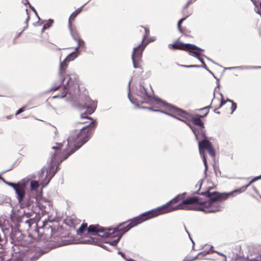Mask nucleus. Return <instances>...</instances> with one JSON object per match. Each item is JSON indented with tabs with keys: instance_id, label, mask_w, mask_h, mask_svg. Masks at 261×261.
<instances>
[{
	"instance_id": "nucleus-17",
	"label": "nucleus",
	"mask_w": 261,
	"mask_h": 261,
	"mask_svg": "<svg viewBox=\"0 0 261 261\" xmlns=\"http://www.w3.org/2000/svg\"><path fill=\"white\" fill-rule=\"evenodd\" d=\"M183 67H185L186 68H193V67H200L198 65H182Z\"/></svg>"
},
{
	"instance_id": "nucleus-11",
	"label": "nucleus",
	"mask_w": 261,
	"mask_h": 261,
	"mask_svg": "<svg viewBox=\"0 0 261 261\" xmlns=\"http://www.w3.org/2000/svg\"><path fill=\"white\" fill-rule=\"evenodd\" d=\"M70 31L71 35L73 39L77 42V46L79 47L83 46L84 45V41L81 40L79 36V35L75 30H73L71 28H69Z\"/></svg>"
},
{
	"instance_id": "nucleus-22",
	"label": "nucleus",
	"mask_w": 261,
	"mask_h": 261,
	"mask_svg": "<svg viewBox=\"0 0 261 261\" xmlns=\"http://www.w3.org/2000/svg\"><path fill=\"white\" fill-rule=\"evenodd\" d=\"M234 68L242 69V68L241 67H234L229 68V69H234Z\"/></svg>"
},
{
	"instance_id": "nucleus-26",
	"label": "nucleus",
	"mask_w": 261,
	"mask_h": 261,
	"mask_svg": "<svg viewBox=\"0 0 261 261\" xmlns=\"http://www.w3.org/2000/svg\"><path fill=\"white\" fill-rule=\"evenodd\" d=\"M252 1V2L253 3L254 5L256 6V3L253 1V0H251Z\"/></svg>"
},
{
	"instance_id": "nucleus-6",
	"label": "nucleus",
	"mask_w": 261,
	"mask_h": 261,
	"mask_svg": "<svg viewBox=\"0 0 261 261\" xmlns=\"http://www.w3.org/2000/svg\"><path fill=\"white\" fill-rule=\"evenodd\" d=\"M180 110L182 112V111L181 110ZM153 111H155V112H161L163 113H165L167 115H171V116H172L174 117H176V118H177V116L180 117V118H178V119L181 121L185 122L190 126V127L192 129V130L193 133L194 134L195 137L197 140H199L200 136L205 138V134L203 132V131L202 130V128L204 127L203 123L200 119V117H195V118H193L192 119L193 123L200 127V128L198 129V128H196L195 127H193L192 125L190 124L189 123H187L186 120L184 119H185L187 120V119L188 118L189 116L184 111H183V112L185 114V115L181 116V115L177 114V113L176 114V113H174L173 111H169V112H166L162 110H153Z\"/></svg>"
},
{
	"instance_id": "nucleus-1",
	"label": "nucleus",
	"mask_w": 261,
	"mask_h": 261,
	"mask_svg": "<svg viewBox=\"0 0 261 261\" xmlns=\"http://www.w3.org/2000/svg\"><path fill=\"white\" fill-rule=\"evenodd\" d=\"M95 126L94 121L90 119V122L88 125L71 130L67 140V147L62 154L59 150L62 146L61 143H58L56 146L52 147L54 154L51 158V167H49L48 169H43L42 171V176L45 175V178L40 179V184L35 180L30 181L29 191L28 193L29 200L27 204L28 205L32 203L31 199L34 198L42 213L46 212L45 209L46 205L50 207L51 204L49 201L42 197V189L49 183L54 175L51 172L52 167L56 164H59L63 160L66 159L69 155L87 142L91 134L92 130L95 128Z\"/></svg>"
},
{
	"instance_id": "nucleus-4",
	"label": "nucleus",
	"mask_w": 261,
	"mask_h": 261,
	"mask_svg": "<svg viewBox=\"0 0 261 261\" xmlns=\"http://www.w3.org/2000/svg\"><path fill=\"white\" fill-rule=\"evenodd\" d=\"M80 47L76 46L74 50L70 53L67 57L60 63V75L62 83L64 86V92L61 95L55 96L53 98L64 97L68 95L73 96L79 93V83L77 76L76 75H68L64 76V71L67 66V63L74 60L79 55L78 49Z\"/></svg>"
},
{
	"instance_id": "nucleus-27",
	"label": "nucleus",
	"mask_w": 261,
	"mask_h": 261,
	"mask_svg": "<svg viewBox=\"0 0 261 261\" xmlns=\"http://www.w3.org/2000/svg\"><path fill=\"white\" fill-rule=\"evenodd\" d=\"M127 261H135V260L133 259H128L127 260Z\"/></svg>"
},
{
	"instance_id": "nucleus-20",
	"label": "nucleus",
	"mask_w": 261,
	"mask_h": 261,
	"mask_svg": "<svg viewBox=\"0 0 261 261\" xmlns=\"http://www.w3.org/2000/svg\"><path fill=\"white\" fill-rule=\"evenodd\" d=\"M198 258V255L195 256L194 257L192 258L191 259H188L187 258H185L183 261H192Z\"/></svg>"
},
{
	"instance_id": "nucleus-30",
	"label": "nucleus",
	"mask_w": 261,
	"mask_h": 261,
	"mask_svg": "<svg viewBox=\"0 0 261 261\" xmlns=\"http://www.w3.org/2000/svg\"><path fill=\"white\" fill-rule=\"evenodd\" d=\"M253 189H254V191H255V192H256V188L254 187V188H253Z\"/></svg>"
},
{
	"instance_id": "nucleus-8",
	"label": "nucleus",
	"mask_w": 261,
	"mask_h": 261,
	"mask_svg": "<svg viewBox=\"0 0 261 261\" xmlns=\"http://www.w3.org/2000/svg\"><path fill=\"white\" fill-rule=\"evenodd\" d=\"M142 30L145 33L143 39L142 40L141 44L134 47L133 54L132 55V59L134 68H137L140 67L139 63L141 61L142 55L143 50L149 42L153 41L155 40L154 37L150 38L149 41L144 43V42L149 35V30L145 28L142 27Z\"/></svg>"
},
{
	"instance_id": "nucleus-28",
	"label": "nucleus",
	"mask_w": 261,
	"mask_h": 261,
	"mask_svg": "<svg viewBox=\"0 0 261 261\" xmlns=\"http://www.w3.org/2000/svg\"><path fill=\"white\" fill-rule=\"evenodd\" d=\"M217 252L218 254H220V255H223V256H225L223 254H222V253H221L218 252Z\"/></svg>"
},
{
	"instance_id": "nucleus-34",
	"label": "nucleus",
	"mask_w": 261,
	"mask_h": 261,
	"mask_svg": "<svg viewBox=\"0 0 261 261\" xmlns=\"http://www.w3.org/2000/svg\"><path fill=\"white\" fill-rule=\"evenodd\" d=\"M211 252H214V251L212 250H211Z\"/></svg>"
},
{
	"instance_id": "nucleus-33",
	"label": "nucleus",
	"mask_w": 261,
	"mask_h": 261,
	"mask_svg": "<svg viewBox=\"0 0 261 261\" xmlns=\"http://www.w3.org/2000/svg\"><path fill=\"white\" fill-rule=\"evenodd\" d=\"M260 179H261V175L259 176Z\"/></svg>"
},
{
	"instance_id": "nucleus-15",
	"label": "nucleus",
	"mask_w": 261,
	"mask_h": 261,
	"mask_svg": "<svg viewBox=\"0 0 261 261\" xmlns=\"http://www.w3.org/2000/svg\"><path fill=\"white\" fill-rule=\"evenodd\" d=\"M87 225L86 224H83L81 225L79 229L77 230V233L81 235L83 232L86 230Z\"/></svg>"
},
{
	"instance_id": "nucleus-9",
	"label": "nucleus",
	"mask_w": 261,
	"mask_h": 261,
	"mask_svg": "<svg viewBox=\"0 0 261 261\" xmlns=\"http://www.w3.org/2000/svg\"><path fill=\"white\" fill-rule=\"evenodd\" d=\"M29 181V179H24L17 184L6 182L8 185L12 187L15 190L17 195V200L20 203L22 202L25 195L27 185Z\"/></svg>"
},
{
	"instance_id": "nucleus-13",
	"label": "nucleus",
	"mask_w": 261,
	"mask_h": 261,
	"mask_svg": "<svg viewBox=\"0 0 261 261\" xmlns=\"http://www.w3.org/2000/svg\"><path fill=\"white\" fill-rule=\"evenodd\" d=\"M82 10V8H80L75 10L70 16L68 20V28H70L71 25V20H73L75 17L76 16L77 14H79Z\"/></svg>"
},
{
	"instance_id": "nucleus-23",
	"label": "nucleus",
	"mask_w": 261,
	"mask_h": 261,
	"mask_svg": "<svg viewBox=\"0 0 261 261\" xmlns=\"http://www.w3.org/2000/svg\"><path fill=\"white\" fill-rule=\"evenodd\" d=\"M199 188H200L201 186V185H202V181L201 180H200L199 181Z\"/></svg>"
},
{
	"instance_id": "nucleus-31",
	"label": "nucleus",
	"mask_w": 261,
	"mask_h": 261,
	"mask_svg": "<svg viewBox=\"0 0 261 261\" xmlns=\"http://www.w3.org/2000/svg\"><path fill=\"white\" fill-rule=\"evenodd\" d=\"M88 100H89V101H90V104L91 103V102L92 101H91V100L89 99V98H88Z\"/></svg>"
},
{
	"instance_id": "nucleus-2",
	"label": "nucleus",
	"mask_w": 261,
	"mask_h": 261,
	"mask_svg": "<svg viewBox=\"0 0 261 261\" xmlns=\"http://www.w3.org/2000/svg\"><path fill=\"white\" fill-rule=\"evenodd\" d=\"M185 195V193L179 195L166 204L144 213L133 219L120 224L117 227L115 228H105L98 225H91L88 228V233L89 234L92 233L93 236H89V238L83 240L81 241V243L84 244H95L101 246L106 250H110V249L106 245H100L99 244V242L97 241V237L101 238H116V239L111 242H106V244H109L112 246H114L117 244L124 233L131 228L146 220L177 210H190L191 207L187 206L186 204L188 202L191 201V200H184L181 203L175 206H171L170 205L171 203H175L182 200Z\"/></svg>"
},
{
	"instance_id": "nucleus-19",
	"label": "nucleus",
	"mask_w": 261,
	"mask_h": 261,
	"mask_svg": "<svg viewBox=\"0 0 261 261\" xmlns=\"http://www.w3.org/2000/svg\"><path fill=\"white\" fill-rule=\"evenodd\" d=\"M260 179V178H259V176H256V177H255L253 178V179L250 181V183H253V182H255V181H256L257 180H258V179Z\"/></svg>"
},
{
	"instance_id": "nucleus-25",
	"label": "nucleus",
	"mask_w": 261,
	"mask_h": 261,
	"mask_svg": "<svg viewBox=\"0 0 261 261\" xmlns=\"http://www.w3.org/2000/svg\"><path fill=\"white\" fill-rule=\"evenodd\" d=\"M119 253L120 255H122V256L124 257V254H123L122 252H119Z\"/></svg>"
},
{
	"instance_id": "nucleus-32",
	"label": "nucleus",
	"mask_w": 261,
	"mask_h": 261,
	"mask_svg": "<svg viewBox=\"0 0 261 261\" xmlns=\"http://www.w3.org/2000/svg\"><path fill=\"white\" fill-rule=\"evenodd\" d=\"M210 253V251H208V252H206V253H205V254Z\"/></svg>"
},
{
	"instance_id": "nucleus-21",
	"label": "nucleus",
	"mask_w": 261,
	"mask_h": 261,
	"mask_svg": "<svg viewBox=\"0 0 261 261\" xmlns=\"http://www.w3.org/2000/svg\"><path fill=\"white\" fill-rule=\"evenodd\" d=\"M23 111V108H20L16 112V115H18L20 113H22Z\"/></svg>"
},
{
	"instance_id": "nucleus-24",
	"label": "nucleus",
	"mask_w": 261,
	"mask_h": 261,
	"mask_svg": "<svg viewBox=\"0 0 261 261\" xmlns=\"http://www.w3.org/2000/svg\"><path fill=\"white\" fill-rule=\"evenodd\" d=\"M187 233H188V235H189V237H190V233H189L188 231H187ZM190 238L191 240L192 241V243H193V245H194V242L193 241V240H192V239H191V238Z\"/></svg>"
},
{
	"instance_id": "nucleus-16",
	"label": "nucleus",
	"mask_w": 261,
	"mask_h": 261,
	"mask_svg": "<svg viewBox=\"0 0 261 261\" xmlns=\"http://www.w3.org/2000/svg\"><path fill=\"white\" fill-rule=\"evenodd\" d=\"M53 23V20L49 19L48 21L44 25L42 31H43L45 29L49 28Z\"/></svg>"
},
{
	"instance_id": "nucleus-35",
	"label": "nucleus",
	"mask_w": 261,
	"mask_h": 261,
	"mask_svg": "<svg viewBox=\"0 0 261 261\" xmlns=\"http://www.w3.org/2000/svg\"><path fill=\"white\" fill-rule=\"evenodd\" d=\"M204 110H206L207 109V108H204Z\"/></svg>"
},
{
	"instance_id": "nucleus-7",
	"label": "nucleus",
	"mask_w": 261,
	"mask_h": 261,
	"mask_svg": "<svg viewBox=\"0 0 261 261\" xmlns=\"http://www.w3.org/2000/svg\"><path fill=\"white\" fill-rule=\"evenodd\" d=\"M169 48L170 49H177L188 51L190 55L197 58L202 63V67L207 69L203 59L200 58L201 53L203 51V49L194 44L184 43L178 41H176L173 44H169Z\"/></svg>"
},
{
	"instance_id": "nucleus-18",
	"label": "nucleus",
	"mask_w": 261,
	"mask_h": 261,
	"mask_svg": "<svg viewBox=\"0 0 261 261\" xmlns=\"http://www.w3.org/2000/svg\"><path fill=\"white\" fill-rule=\"evenodd\" d=\"M185 19V18H182V19H180L178 21L177 25H178V29L179 30H180V25L183 22V21H184Z\"/></svg>"
},
{
	"instance_id": "nucleus-12",
	"label": "nucleus",
	"mask_w": 261,
	"mask_h": 261,
	"mask_svg": "<svg viewBox=\"0 0 261 261\" xmlns=\"http://www.w3.org/2000/svg\"><path fill=\"white\" fill-rule=\"evenodd\" d=\"M96 107V103L94 101H92L90 106L86 105L84 108L86 109V112L88 114H91L94 112Z\"/></svg>"
},
{
	"instance_id": "nucleus-14",
	"label": "nucleus",
	"mask_w": 261,
	"mask_h": 261,
	"mask_svg": "<svg viewBox=\"0 0 261 261\" xmlns=\"http://www.w3.org/2000/svg\"><path fill=\"white\" fill-rule=\"evenodd\" d=\"M226 101H228L230 103H231V114H232L236 110V109L237 108V105L233 101H232L231 100L228 99L226 101L222 100L221 102V106H222V105H224L226 103Z\"/></svg>"
},
{
	"instance_id": "nucleus-29",
	"label": "nucleus",
	"mask_w": 261,
	"mask_h": 261,
	"mask_svg": "<svg viewBox=\"0 0 261 261\" xmlns=\"http://www.w3.org/2000/svg\"><path fill=\"white\" fill-rule=\"evenodd\" d=\"M81 117H82V118H88V117H85V116H84L83 115H81Z\"/></svg>"
},
{
	"instance_id": "nucleus-36",
	"label": "nucleus",
	"mask_w": 261,
	"mask_h": 261,
	"mask_svg": "<svg viewBox=\"0 0 261 261\" xmlns=\"http://www.w3.org/2000/svg\"><path fill=\"white\" fill-rule=\"evenodd\" d=\"M225 261H226V260H225Z\"/></svg>"
},
{
	"instance_id": "nucleus-3",
	"label": "nucleus",
	"mask_w": 261,
	"mask_h": 261,
	"mask_svg": "<svg viewBox=\"0 0 261 261\" xmlns=\"http://www.w3.org/2000/svg\"><path fill=\"white\" fill-rule=\"evenodd\" d=\"M251 184L250 181L247 185L243 186L238 189L221 194L215 191L211 192L210 190L208 189L204 193L206 198L205 200H203L200 196L191 197L187 199H192V200L188 202L186 205L190 206L191 207L190 209H193L194 208L192 205V204H198L196 208L200 211L205 213H215L220 211L222 208L220 203L222 200L226 199L229 196H233L234 194H240L244 192Z\"/></svg>"
},
{
	"instance_id": "nucleus-5",
	"label": "nucleus",
	"mask_w": 261,
	"mask_h": 261,
	"mask_svg": "<svg viewBox=\"0 0 261 261\" xmlns=\"http://www.w3.org/2000/svg\"><path fill=\"white\" fill-rule=\"evenodd\" d=\"M138 97L134 99L130 96L129 93H128V97L132 103H135V101L138 102L144 103L151 102L152 105L158 108H164L165 110L169 111H173L175 113L184 116L185 114L182 112L180 109L175 108L165 102L162 101L158 98H152L150 95L147 93L145 88L143 86H140L139 90L137 93Z\"/></svg>"
},
{
	"instance_id": "nucleus-10",
	"label": "nucleus",
	"mask_w": 261,
	"mask_h": 261,
	"mask_svg": "<svg viewBox=\"0 0 261 261\" xmlns=\"http://www.w3.org/2000/svg\"><path fill=\"white\" fill-rule=\"evenodd\" d=\"M198 147L200 154L203 158V163L205 166V170L207 169V163L205 156L204 154L203 150L206 149L207 150L208 153L212 156H214L215 155V151L212 147V144L210 142L204 139L201 142L198 141Z\"/></svg>"
}]
</instances>
